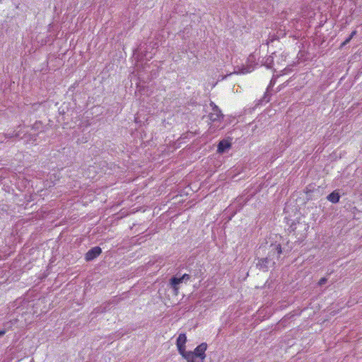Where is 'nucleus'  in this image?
Listing matches in <instances>:
<instances>
[{
	"label": "nucleus",
	"instance_id": "20",
	"mask_svg": "<svg viewBox=\"0 0 362 362\" xmlns=\"http://www.w3.org/2000/svg\"><path fill=\"white\" fill-rule=\"evenodd\" d=\"M13 135L14 136L15 138H18L20 139H23L24 137L23 136H21V132L18 131V132H13Z\"/></svg>",
	"mask_w": 362,
	"mask_h": 362
},
{
	"label": "nucleus",
	"instance_id": "11",
	"mask_svg": "<svg viewBox=\"0 0 362 362\" xmlns=\"http://www.w3.org/2000/svg\"><path fill=\"white\" fill-rule=\"evenodd\" d=\"M38 136V134H30V133H25L23 135L24 139H26L27 142L29 141H35Z\"/></svg>",
	"mask_w": 362,
	"mask_h": 362
},
{
	"label": "nucleus",
	"instance_id": "18",
	"mask_svg": "<svg viewBox=\"0 0 362 362\" xmlns=\"http://www.w3.org/2000/svg\"><path fill=\"white\" fill-rule=\"evenodd\" d=\"M181 279L182 280V281L184 282H186L188 280H189L190 279V276L187 274H183L182 276H180Z\"/></svg>",
	"mask_w": 362,
	"mask_h": 362
},
{
	"label": "nucleus",
	"instance_id": "5",
	"mask_svg": "<svg viewBox=\"0 0 362 362\" xmlns=\"http://www.w3.org/2000/svg\"><path fill=\"white\" fill-rule=\"evenodd\" d=\"M231 147V144L227 140H221L217 146V151L219 153H223L226 152L227 150L230 149Z\"/></svg>",
	"mask_w": 362,
	"mask_h": 362
},
{
	"label": "nucleus",
	"instance_id": "17",
	"mask_svg": "<svg viewBox=\"0 0 362 362\" xmlns=\"http://www.w3.org/2000/svg\"><path fill=\"white\" fill-rule=\"evenodd\" d=\"M351 38L349 36L340 45V48L345 47L350 41Z\"/></svg>",
	"mask_w": 362,
	"mask_h": 362
},
{
	"label": "nucleus",
	"instance_id": "14",
	"mask_svg": "<svg viewBox=\"0 0 362 362\" xmlns=\"http://www.w3.org/2000/svg\"><path fill=\"white\" fill-rule=\"evenodd\" d=\"M278 37L276 36V35L274 34H269L268 39L267 40V45H269V43L274 42L275 40H276Z\"/></svg>",
	"mask_w": 362,
	"mask_h": 362
},
{
	"label": "nucleus",
	"instance_id": "10",
	"mask_svg": "<svg viewBox=\"0 0 362 362\" xmlns=\"http://www.w3.org/2000/svg\"><path fill=\"white\" fill-rule=\"evenodd\" d=\"M182 357L186 359L187 362H199L196 361V358L193 351H187L186 354L182 356Z\"/></svg>",
	"mask_w": 362,
	"mask_h": 362
},
{
	"label": "nucleus",
	"instance_id": "6",
	"mask_svg": "<svg viewBox=\"0 0 362 362\" xmlns=\"http://www.w3.org/2000/svg\"><path fill=\"white\" fill-rule=\"evenodd\" d=\"M182 282L183 281L180 277L173 276L170 278L169 284H170V287L173 290L177 291L179 289L178 285Z\"/></svg>",
	"mask_w": 362,
	"mask_h": 362
},
{
	"label": "nucleus",
	"instance_id": "19",
	"mask_svg": "<svg viewBox=\"0 0 362 362\" xmlns=\"http://www.w3.org/2000/svg\"><path fill=\"white\" fill-rule=\"evenodd\" d=\"M327 282V279L326 277H322L320 279L318 282L319 286H322L325 284Z\"/></svg>",
	"mask_w": 362,
	"mask_h": 362
},
{
	"label": "nucleus",
	"instance_id": "1",
	"mask_svg": "<svg viewBox=\"0 0 362 362\" xmlns=\"http://www.w3.org/2000/svg\"><path fill=\"white\" fill-rule=\"evenodd\" d=\"M282 253L281 245L279 243L262 244L256 252L258 259L257 267L263 271H267L268 268L276 264Z\"/></svg>",
	"mask_w": 362,
	"mask_h": 362
},
{
	"label": "nucleus",
	"instance_id": "26",
	"mask_svg": "<svg viewBox=\"0 0 362 362\" xmlns=\"http://www.w3.org/2000/svg\"><path fill=\"white\" fill-rule=\"evenodd\" d=\"M310 192H311V190L310 189H308V187H306L305 189V192L308 194Z\"/></svg>",
	"mask_w": 362,
	"mask_h": 362
},
{
	"label": "nucleus",
	"instance_id": "27",
	"mask_svg": "<svg viewBox=\"0 0 362 362\" xmlns=\"http://www.w3.org/2000/svg\"><path fill=\"white\" fill-rule=\"evenodd\" d=\"M267 97V93H266L264 96V98L266 99Z\"/></svg>",
	"mask_w": 362,
	"mask_h": 362
},
{
	"label": "nucleus",
	"instance_id": "24",
	"mask_svg": "<svg viewBox=\"0 0 362 362\" xmlns=\"http://www.w3.org/2000/svg\"><path fill=\"white\" fill-rule=\"evenodd\" d=\"M6 333L4 329L0 331V337H3Z\"/></svg>",
	"mask_w": 362,
	"mask_h": 362
},
{
	"label": "nucleus",
	"instance_id": "8",
	"mask_svg": "<svg viewBox=\"0 0 362 362\" xmlns=\"http://www.w3.org/2000/svg\"><path fill=\"white\" fill-rule=\"evenodd\" d=\"M327 199L331 202L332 203L336 204L338 203L340 199V194L338 192L333 191L332 193H330L327 197Z\"/></svg>",
	"mask_w": 362,
	"mask_h": 362
},
{
	"label": "nucleus",
	"instance_id": "21",
	"mask_svg": "<svg viewBox=\"0 0 362 362\" xmlns=\"http://www.w3.org/2000/svg\"><path fill=\"white\" fill-rule=\"evenodd\" d=\"M2 136H4L5 139L14 138V136L13 135V132L10 133V134H4L2 135Z\"/></svg>",
	"mask_w": 362,
	"mask_h": 362
},
{
	"label": "nucleus",
	"instance_id": "9",
	"mask_svg": "<svg viewBox=\"0 0 362 362\" xmlns=\"http://www.w3.org/2000/svg\"><path fill=\"white\" fill-rule=\"evenodd\" d=\"M186 341H187V337H186L185 334H184V333L180 334L176 340L177 347H180V346H185Z\"/></svg>",
	"mask_w": 362,
	"mask_h": 362
},
{
	"label": "nucleus",
	"instance_id": "23",
	"mask_svg": "<svg viewBox=\"0 0 362 362\" xmlns=\"http://www.w3.org/2000/svg\"><path fill=\"white\" fill-rule=\"evenodd\" d=\"M248 71H248L246 68H243V69H241L240 73H242V74H245V73H247Z\"/></svg>",
	"mask_w": 362,
	"mask_h": 362
},
{
	"label": "nucleus",
	"instance_id": "2",
	"mask_svg": "<svg viewBox=\"0 0 362 362\" xmlns=\"http://www.w3.org/2000/svg\"><path fill=\"white\" fill-rule=\"evenodd\" d=\"M210 105L212 107V112H211L209 115V119L214 122L222 119L224 116L222 114L219 107L217 105H216L213 102H211Z\"/></svg>",
	"mask_w": 362,
	"mask_h": 362
},
{
	"label": "nucleus",
	"instance_id": "12",
	"mask_svg": "<svg viewBox=\"0 0 362 362\" xmlns=\"http://www.w3.org/2000/svg\"><path fill=\"white\" fill-rule=\"evenodd\" d=\"M274 64V59L272 56H268L265 58L264 62V65L267 66L268 69L272 68Z\"/></svg>",
	"mask_w": 362,
	"mask_h": 362
},
{
	"label": "nucleus",
	"instance_id": "25",
	"mask_svg": "<svg viewBox=\"0 0 362 362\" xmlns=\"http://www.w3.org/2000/svg\"><path fill=\"white\" fill-rule=\"evenodd\" d=\"M290 228H291V230H292V231H294V230H295V229H296V228L294 227V225H293V224H292V225L290 226Z\"/></svg>",
	"mask_w": 362,
	"mask_h": 362
},
{
	"label": "nucleus",
	"instance_id": "4",
	"mask_svg": "<svg viewBox=\"0 0 362 362\" xmlns=\"http://www.w3.org/2000/svg\"><path fill=\"white\" fill-rule=\"evenodd\" d=\"M206 349L207 344L204 342L197 346L193 351L195 358H199L201 359V362H202L206 357L205 351Z\"/></svg>",
	"mask_w": 362,
	"mask_h": 362
},
{
	"label": "nucleus",
	"instance_id": "16",
	"mask_svg": "<svg viewBox=\"0 0 362 362\" xmlns=\"http://www.w3.org/2000/svg\"><path fill=\"white\" fill-rule=\"evenodd\" d=\"M177 350L179 351V353L183 356L184 354H186V351H185V346H180V347H177Z\"/></svg>",
	"mask_w": 362,
	"mask_h": 362
},
{
	"label": "nucleus",
	"instance_id": "22",
	"mask_svg": "<svg viewBox=\"0 0 362 362\" xmlns=\"http://www.w3.org/2000/svg\"><path fill=\"white\" fill-rule=\"evenodd\" d=\"M356 34H357V31L356 30H354L350 34L349 37L352 39Z\"/></svg>",
	"mask_w": 362,
	"mask_h": 362
},
{
	"label": "nucleus",
	"instance_id": "15",
	"mask_svg": "<svg viewBox=\"0 0 362 362\" xmlns=\"http://www.w3.org/2000/svg\"><path fill=\"white\" fill-rule=\"evenodd\" d=\"M93 313H95V314L103 313V308L101 307V305L94 308Z\"/></svg>",
	"mask_w": 362,
	"mask_h": 362
},
{
	"label": "nucleus",
	"instance_id": "7",
	"mask_svg": "<svg viewBox=\"0 0 362 362\" xmlns=\"http://www.w3.org/2000/svg\"><path fill=\"white\" fill-rule=\"evenodd\" d=\"M46 127L42 124L41 121H36L32 126L31 129L37 132V134L45 132Z\"/></svg>",
	"mask_w": 362,
	"mask_h": 362
},
{
	"label": "nucleus",
	"instance_id": "13",
	"mask_svg": "<svg viewBox=\"0 0 362 362\" xmlns=\"http://www.w3.org/2000/svg\"><path fill=\"white\" fill-rule=\"evenodd\" d=\"M116 303V300H112L107 303H105L101 305V307L103 308V313L106 312L107 310H109V306L112 304V303Z\"/></svg>",
	"mask_w": 362,
	"mask_h": 362
},
{
	"label": "nucleus",
	"instance_id": "28",
	"mask_svg": "<svg viewBox=\"0 0 362 362\" xmlns=\"http://www.w3.org/2000/svg\"><path fill=\"white\" fill-rule=\"evenodd\" d=\"M0 2H1V0H0Z\"/></svg>",
	"mask_w": 362,
	"mask_h": 362
},
{
	"label": "nucleus",
	"instance_id": "3",
	"mask_svg": "<svg viewBox=\"0 0 362 362\" xmlns=\"http://www.w3.org/2000/svg\"><path fill=\"white\" fill-rule=\"evenodd\" d=\"M102 253V249L99 246H95L90 249L85 255V259L90 262L98 257Z\"/></svg>",
	"mask_w": 362,
	"mask_h": 362
}]
</instances>
